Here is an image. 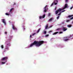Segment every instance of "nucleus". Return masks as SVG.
<instances>
[{
    "instance_id": "40",
    "label": "nucleus",
    "mask_w": 73,
    "mask_h": 73,
    "mask_svg": "<svg viewBox=\"0 0 73 73\" xmlns=\"http://www.w3.org/2000/svg\"><path fill=\"white\" fill-rule=\"evenodd\" d=\"M59 29H57L56 30H59Z\"/></svg>"
},
{
    "instance_id": "33",
    "label": "nucleus",
    "mask_w": 73,
    "mask_h": 73,
    "mask_svg": "<svg viewBox=\"0 0 73 73\" xmlns=\"http://www.w3.org/2000/svg\"><path fill=\"white\" fill-rule=\"evenodd\" d=\"M51 32H52V31H50L49 32V33H51Z\"/></svg>"
},
{
    "instance_id": "41",
    "label": "nucleus",
    "mask_w": 73,
    "mask_h": 73,
    "mask_svg": "<svg viewBox=\"0 0 73 73\" xmlns=\"http://www.w3.org/2000/svg\"><path fill=\"white\" fill-rule=\"evenodd\" d=\"M51 27H52V26H51L50 27V28H51Z\"/></svg>"
},
{
    "instance_id": "38",
    "label": "nucleus",
    "mask_w": 73,
    "mask_h": 73,
    "mask_svg": "<svg viewBox=\"0 0 73 73\" xmlns=\"http://www.w3.org/2000/svg\"><path fill=\"white\" fill-rule=\"evenodd\" d=\"M5 34H7V32H5Z\"/></svg>"
},
{
    "instance_id": "24",
    "label": "nucleus",
    "mask_w": 73,
    "mask_h": 73,
    "mask_svg": "<svg viewBox=\"0 0 73 73\" xmlns=\"http://www.w3.org/2000/svg\"><path fill=\"white\" fill-rule=\"evenodd\" d=\"M2 64H5V62H2Z\"/></svg>"
},
{
    "instance_id": "23",
    "label": "nucleus",
    "mask_w": 73,
    "mask_h": 73,
    "mask_svg": "<svg viewBox=\"0 0 73 73\" xmlns=\"http://www.w3.org/2000/svg\"><path fill=\"white\" fill-rule=\"evenodd\" d=\"M43 33L44 34H46V31H44Z\"/></svg>"
},
{
    "instance_id": "43",
    "label": "nucleus",
    "mask_w": 73,
    "mask_h": 73,
    "mask_svg": "<svg viewBox=\"0 0 73 73\" xmlns=\"http://www.w3.org/2000/svg\"><path fill=\"white\" fill-rule=\"evenodd\" d=\"M15 4H16L15 3H14V4L13 5H15Z\"/></svg>"
},
{
    "instance_id": "19",
    "label": "nucleus",
    "mask_w": 73,
    "mask_h": 73,
    "mask_svg": "<svg viewBox=\"0 0 73 73\" xmlns=\"http://www.w3.org/2000/svg\"><path fill=\"white\" fill-rule=\"evenodd\" d=\"M5 49H7V50H9V48L8 47H6L5 48Z\"/></svg>"
},
{
    "instance_id": "31",
    "label": "nucleus",
    "mask_w": 73,
    "mask_h": 73,
    "mask_svg": "<svg viewBox=\"0 0 73 73\" xmlns=\"http://www.w3.org/2000/svg\"><path fill=\"white\" fill-rule=\"evenodd\" d=\"M59 33H60V34H61V33H63V32H62V31H61Z\"/></svg>"
},
{
    "instance_id": "7",
    "label": "nucleus",
    "mask_w": 73,
    "mask_h": 73,
    "mask_svg": "<svg viewBox=\"0 0 73 73\" xmlns=\"http://www.w3.org/2000/svg\"><path fill=\"white\" fill-rule=\"evenodd\" d=\"M2 22L5 25H6V23H5V19H2Z\"/></svg>"
},
{
    "instance_id": "8",
    "label": "nucleus",
    "mask_w": 73,
    "mask_h": 73,
    "mask_svg": "<svg viewBox=\"0 0 73 73\" xmlns=\"http://www.w3.org/2000/svg\"><path fill=\"white\" fill-rule=\"evenodd\" d=\"M48 24H47L45 27V29H48ZM49 28H48V29H49Z\"/></svg>"
},
{
    "instance_id": "39",
    "label": "nucleus",
    "mask_w": 73,
    "mask_h": 73,
    "mask_svg": "<svg viewBox=\"0 0 73 73\" xmlns=\"http://www.w3.org/2000/svg\"><path fill=\"white\" fill-rule=\"evenodd\" d=\"M57 9V7H55V10H56V9Z\"/></svg>"
},
{
    "instance_id": "5",
    "label": "nucleus",
    "mask_w": 73,
    "mask_h": 73,
    "mask_svg": "<svg viewBox=\"0 0 73 73\" xmlns=\"http://www.w3.org/2000/svg\"><path fill=\"white\" fill-rule=\"evenodd\" d=\"M12 25L13 26L12 27L13 29H14V30H16L17 29V28L15 27V26L13 25Z\"/></svg>"
},
{
    "instance_id": "16",
    "label": "nucleus",
    "mask_w": 73,
    "mask_h": 73,
    "mask_svg": "<svg viewBox=\"0 0 73 73\" xmlns=\"http://www.w3.org/2000/svg\"><path fill=\"white\" fill-rule=\"evenodd\" d=\"M54 3H58V0H56L54 1Z\"/></svg>"
},
{
    "instance_id": "32",
    "label": "nucleus",
    "mask_w": 73,
    "mask_h": 73,
    "mask_svg": "<svg viewBox=\"0 0 73 73\" xmlns=\"http://www.w3.org/2000/svg\"><path fill=\"white\" fill-rule=\"evenodd\" d=\"M42 17H41V16H40V17H39V19H41V18H42Z\"/></svg>"
},
{
    "instance_id": "10",
    "label": "nucleus",
    "mask_w": 73,
    "mask_h": 73,
    "mask_svg": "<svg viewBox=\"0 0 73 73\" xmlns=\"http://www.w3.org/2000/svg\"><path fill=\"white\" fill-rule=\"evenodd\" d=\"M72 37V36H71V35H70V36H69L68 37H67V36H66V37H64V38H70V37Z\"/></svg>"
},
{
    "instance_id": "29",
    "label": "nucleus",
    "mask_w": 73,
    "mask_h": 73,
    "mask_svg": "<svg viewBox=\"0 0 73 73\" xmlns=\"http://www.w3.org/2000/svg\"><path fill=\"white\" fill-rule=\"evenodd\" d=\"M61 12H60L59 14H58V15H61Z\"/></svg>"
},
{
    "instance_id": "44",
    "label": "nucleus",
    "mask_w": 73,
    "mask_h": 73,
    "mask_svg": "<svg viewBox=\"0 0 73 73\" xmlns=\"http://www.w3.org/2000/svg\"><path fill=\"white\" fill-rule=\"evenodd\" d=\"M72 23L73 24V21L72 22Z\"/></svg>"
},
{
    "instance_id": "13",
    "label": "nucleus",
    "mask_w": 73,
    "mask_h": 73,
    "mask_svg": "<svg viewBox=\"0 0 73 73\" xmlns=\"http://www.w3.org/2000/svg\"><path fill=\"white\" fill-rule=\"evenodd\" d=\"M72 26V25H67V27H68V28H70V27H71Z\"/></svg>"
},
{
    "instance_id": "20",
    "label": "nucleus",
    "mask_w": 73,
    "mask_h": 73,
    "mask_svg": "<svg viewBox=\"0 0 73 73\" xmlns=\"http://www.w3.org/2000/svg\"><path fill=\"white\" fill-rule=\"evenodd\" d=\"M68 40L69 39H66L64 40V41H68Z\"/></svg>"
},
{
    "instance_id": "2",
    "label": "nucleus",
    "mask_w": 73,
    "mask_h": 73,
    "mask_svg": "<svg viewBox=\"0 0 73 73\" xmlns=\"http://www.w3.org/2000/svg\"><path fill=\"white\" fill-rule=\"evenodd\" d=\"M68 7V4H66L64 6V7L62 9L59 8L58 9V10L56 11L55 12V14L56 15H57L58 12H61L62 10H63V9H65L66 8Z\"/></svg>"
},
{
    "instance_id": "18",
    "label": "nucleus",
    "mask_w": 73,
    "mask_h": 73,
    "mask_svg": "<svg viewBox=\"0 0 73 73\" xmlns=\"http://www.w3.org/2000/svg\"><path fill=\"white\" fill-rule=\"evenodd\" d=\"M70 21V20H66V23H68V22H69Z\"/></svg>"
},
{
    "instance_id": "35",
    "label": "nucleus",
    "mask_w": 73,
    "mask_h": 73,
    "mask_svg": "<svg viewBox=\"0 0 73 73\" xmlns=\"http://www.w3.org/2000/svg\"><path fill=\"white\" fill-rule=\"evenodd\" d=\"M73 7H70V9H72V8H73Z\"/></svg>"
},
{
    "instance_id": "21",
    "label": "nucleus",
    "mask_w": 73,
    "mask_h": 73,
    "mask_svg": "<svg viewBox=\"0 0 73 73\" xmlns=\"http://www.w3.org/2000/svg\"><path fill=\"white\" fill-rule=\"evenodd\" d=\"M5 15H7V16H9V14L7 13H6Z\"/></svg>"
},
{
    "instance_id": "14",
    "label": "nucleus",
    "mask_w": 73,
    "mask_h": 73,
    "mask_svg": "<svg viewBox=\"0 0 73 73\" xmlns=\"http://www.w3.org/2000/svg\"><path fill=\"white\" fill-rule=\"evenodd\" d=\"M72 16H73V15H69L68 16V17L70 18V17H72Z\"/></svg>"
},
{
    "instance_id": "9",
    "label": "nucleus",
    "mask_w": 73,
    "mask_h": 73,
    "mask_svg": "<svg viewBox=\"0 0 73 73\" xmlns=\"http://www.w3.org/2000/svg\"><path fill=\"white\" fill-rule=\"evenodd\" d=\"M53 18H51L50 19H49V20L48 21V22H49V21H52L53 20Z\"/></svg>"
},
{
    "instance_id": "6",
    "label": "nucleus",
    "mask_w": 73,
    "mask_h": 73,
    "mask_svg": "<svg viewBox=\"0 0 73 73\" xmlns=\"http://www.w3.org/2000/svg\"><path fill=\"white\" fill-rule=\"evenodd\" d=\"M67 29H66L65 27H63V29H62V31H66L67 30Z\"/></svg>"
},
{
    "instance_id": "3",
    "label": "nucleus",
    "mask_w": 73,
    "mask_h": 73,
    "mask_svg": "<svg viewBox=\"0 0 73 73\" xmlns=\"http://www.w3.org/2000/svg\"><path fill=\"white\" fill-rule=\"evenodd\" d=\"M47 7V5L46 6L43 8L44 9V10H43V11L44 12H46V11H47V10L48 9V8H46V7Z\"/></svg>"
},
{
    "instance_id": "22",
    "label": "nucleus",
    "mask_w": 73,
    "mask_h": 73,
    "mask_svg": "<svg viewBox=\"0 0 73 73\" xmlns=\"http://www.w3.org/2000/svg\"><path fill=\"white\" fill-rule=\"evenodd\" d=\"M54 4V3H52L51 5V6H50L51 7H52V6H53V5Z\"/></svg>"
},
{
    "instance_id": "36",
    "label": "nucleus",
    "mask_w": 73,
    "mask_h": 73,
    "mask_svg": "<svg viewBox=\"0 0 73 73\" xmlns=\"http://www.w3.org/2000/svg\"><path fill=\"white\" fill-rule=\"evenodd\" d=\"M68 0H65L66 2H68Z\"/></svg>"
},
{
    "instance_id": "15",
    "label": "nucleus",
    "mask_w": 73,
    "mask_h": 73,
    "mask_svg": "<svg viewBox=\"0 0 73 73\" xmlns=\"http://www.w3.org/2000/svg\"><path fill=\"white\" fill-rule=\"evenodd\" d=\"M14 9H13V8H11V9L10 10V12H11L12 11H13V10Z\"/></svg>"
},
{
    "instance_id": "34",
    "label": "nucleus",
    "mask_w": 73,
    "mask_h": 73,
    "mask_svg": "<svg viewBox=\"0 0 73 73\" xmlns=\"http://www.w3.org/2000/svg\"><path fill=\"white\" fill-rule=\"evenodd\" d=\"M56 4H57V3H55V5H56Z\"/></svg>"
},
{
    "instance_id": "27",
    "label": "nucleus",
    "mask_w": 73,
    "mask_h": 73,
    "mask_svg": "<svg viewBox=\"0 0 73 73\" xmlns=\"http://www.w3.org/2000/svg\"><path fill=\"white\" fill-rule=\"evenodd\" d=\"M59 17H60V16H58L57 17V20H58V19H59Z\"/></svg>"
},
{
    "instance_id": "28",
    "label": "nucleus",
    "mask_w": 73,
    "mask_h": 73,
    "mask_svg": "<svg viewBox=\"0 0 73 73\" xmlns=\"http://www.w3.org/2000/svg\"><path fill=\"white\" fill-rule=\"evenodd\" d=\"M48 36H49V35H47L45 36V37H48Z\"/></svg>"
},
{
    "instance_id": "12",
    "label": "nucleus",
    "mask_w": 73,
    "mask_h": 73,
    "mask_svg": "<svg viewBox=\"0 0 73 73\" xmlns=\"http://www.w3.org/2000/svg\"><path fill=\"white\" fill-rule=\"evenodd\" d=\"M58 33V32H56L54 33H53L52 34V35H56V34H57V33Z\"/></svg>"
},
{
    "instance_id": "4",
    "label": "nucleus",
    "mask_w": 73,
    "mask_h": 73,
    "mask_svg": "<svg viewBox=\"0 0 73 73\" xmlns=\"http://www.w3.org/2000/svg\"><path fill=\"white\" fill-rule=\"evenodd\" d=\"M8 60V57H5L2 59L1 60L2 61H5V60Z\"/></svg>"
},
{
    "instance_id": "42",
    "label": "nucleus",
    "mask_w": 73,
    "mask_h": 73,
    "mask_svg": "<svg viewBox=\"0 0 73 73\" xmlns=\"http://www.w3.org/2000/svg\"><path fill=\"white\" fill-rule=\"evenodd\" d=\"M32 37V35H30V37Z\"/></svg>"
},
{
    "instance_id": "37",
    "label": "nucleus",
    "mask_w": 73,
    "mask_h": 73,
    "mask_svg": "<svg viewBox=\"0 0 73 73\" xmlns=\"http://www.w3.org/2000/svg\"><path fill=\"white\" fill-rule=\"evenodd\" d=\"M65 10H64L63 11H61V12L62 13V12H65Z\"/></svg>"
},
{
    "instance_id": "17",
    "label": "nucleus",
    "mask_w": 73,
    "mask_h": 73,
    "mask_svg": "<svg viewBox=\"0 0 73 73\" xmlns=\"http://www.w3.org/2000/svg\"><path fill=\"white\" fill-rule=\"evenodd\" d=\"M45 17V14H44L42 16V18H44Z\"/></svg>"
},
{
    "instance_id": "26",
    "label": "nucleus",
    "mask_w": 73,
    "mask_h": 73,
    "mask_svg": "<svg viewBox=\"0 0 73 73\" xmlns=\"http://www.w3.org/2000/svg\"><path fill=\"white\" fill-rule=\"evenodd\" d=\"M36 33H34L33 34L32 36H34V35H36Z\"/></svg>"
},
{
    "instance_id": "11",
    "label": "nucleus",
    "mask_w": 73,
    "mask_h": 73,
    "mask_svg": "<svg viewBox=\"0 0 73 73\" xmlns=\"http://www.w3.org/2000/svg\"><path fill=\"white\" fill-rule=\"evenodd\" d=\"M40 30H41V28H39L37 31L36 33H38L40 32Z\"/></svg>"
},
{
    "instance_id": "25",
    "label": "nucleus",
    "mask_w": 73,
    "mask_h": 73,
    "mask_svg": "<svg viewBox=\"0 0 73 73\" xmlns=\"http://www.w3.org/2000/svg\"><path fill=\"white\" fill-rule=\"evenodd\" d=\"M1 48L2 49H3V48H4V46H3V45H2L1 46Z\"/></svg>"
},
{
    "instance_id": "1",
    "label": "nucleus",
    "mask_w": 73,
    "mask_h": 73,
    "mask_svg": "<svg viewBox=\"0 0 73 73\" xmlns=\"http://www.w3.org/2000/svg\"><path fill=\"white\" fill-rule=\"evenodd\" d=\"M44 42V41L42 40L38 42L35 40L33 43H31L30 44L29 47H32L33 45H35L36 46H40L42 44H43Z\"/></svg>"
},
{
    "instance_id": "30",
    "label": "nucleus",
    "mask_w": 73,
    "mask_h": 73,
    "mask_svg": "<svg viewBox=\"0 0 73 73\" xmlns=\"http://www.w3.org/2000/svg\"><path fill=\"white\" fill-rule=\"evenodd\" d=\"M48 16H50V14L49 13L48 15Z\"/></svg>"
}]
</instances>
